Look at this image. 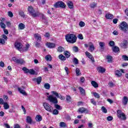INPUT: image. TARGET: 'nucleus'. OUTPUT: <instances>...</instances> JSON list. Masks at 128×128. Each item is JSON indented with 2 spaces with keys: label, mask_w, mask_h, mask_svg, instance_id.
<instances>
[{
  "label": "nucleus",
  "mask_w": 128,
  "mask_h": 128,
  "mask_svg": "<svg viewBox=\"0 0 128 128\" xmlns=\"http://www.w3.org/2000/svg\"><path fill=\"white\" fill-rule=\"evenodd\" d=\"M78 37L74 34H68L66 36V40L69 44L76 42Z\"/></svg>",
  "instance_id": "obj_1"
},
{
  "label": "nucleus",
  "mask_w": 128,
  "mask_h": 128,
  "mask_svg": "<svg viewBox=\"0 0 128 128\" xmlns=\"http://www.w3.org/2000/svg\"><path fill=\"white\" fill-rule=\"evenodd\" d=\"M28 10L29 14H30L31 16H33V18H36V16H38L40 14L37 12H34V8L32 6H29L28 8Z\"/></svg>",
  "instance_id": "obj_2"
},
{
  "label": "nucleus",
  "mask_w": 128,
  "mask_h": 128,
  "mask_svg": "<svg viewBox=\"0 0 128 128\" xmlns=\"http://www.w3.org/2000/svg\"><path fill=\"white\" fill-rule=\"evenodd\" d=\"M117 116L118 118H120V120H126V114H124V113L122 112V110H117Z\"/></svg>",
  "instance_id": "obj_3"
},
{
  "label": "nucleus",
  "mask_w": 128,
  "mask_h": 128,
  "mask_svg": "<svg viewBox=\"0 0 128 128\" xmlns=\"http://www.w3.org/2000/svg\"><path fill=\"white\" fill-rule=\"evenodd\" d=\"M120 28L124 32H127L128 30V24L125 22L120 24Z\"/></svg>",
  "instance_id": "obj_4"
},
{
  "label": "nucleus",
  "mask_w": 128,
  "mask_h": 128,
  "mask_svg": "<svg viewBox=\"0 0 128 128\" xmlns=\"http://www.w3.org/2000/svg\"><path fill=\"white\" fill-rule=\"evenodd\" d=\"M48 100L50 102H52V104H58V98L56 97H54V95H50L49 96H47Z\"/></svg>",
  "instance_id": "obj_5"
},
{
  "label": "nucleus",
  "mask_w": 128,
  "mask_h": 128,
  "mask_svg": "<svg viewBox=\"0 0 128 128\" xmlns=\"http://www.w3.org/2000/svg\"><path fill=\"white\" fill-rule=\"evenodd\" d=\"M43 106H44V108H45L47 112H52V110H54V108H52L50 104L44 102L43 104Z\"/></svg>",
  "instance_id": "obj_6"
},
{
  "label": "nucleus",
  "mask_w": 128,
  "mask_h": 128,
  "mask_svg": "<svg viewBox=\"0 0 128 128\" xmlns=\"http://www.w3.org/2000/svg\"><path fill=\"white\" fill-rule=\"evenodd\" d=\"M54 8H66V4L64 3V2L60 1V2H56L54 4Z\"/></svg>",
  "instance_id": "obj_7"
},
{
  "label": "nucleus",
  "mask_w": 128,
  "mask_h": 128,
  "mask_svg": "<svg viewBox=\"0 0 128 128\" xmlns=\"http://www.w3.org/2000/svg\"><path fill=\"white\" fill-rule=\"evenodd\" d=\"M14 46L16 50H19V52H22V44L20 42H16L14 44Z\"/></svg>",
  "instance_id": "obj_8"
},
{
  "label": "nucleus",
  "mask_w": 128,
  "mask_h": 128,
  "mask_svg": "<svg viewBox=\"0 0 128 128\" xmlns=\"http://www.w3.org/2000/svg\"><path fill=\"white\" fill-rule=\"evenodd\" d=\"M78 112L80 114H88V110L84 107L79 108Z\"/></svg>",
  "instance_id": "obj_9"
},
{
  "label": "nucleus",
  "mask_w": 128,
  "mask_h": 128,
  "mask_svg": "<svg viewBox=\"0 0 128 128\" xmlns=\"http://www.w3.org/2000/svg\"><path fill=\"white\" fill-rule=\"evenodd\" d=\"M85 54L86 56H88V58H90L92 62H94V57H92V55L90 53L88 52H86Z\"/></svg>",
  "instance_id": "obj_10"
},
{
  "label": "nucleus",
  "mask_w": 128,
  "mask_h": 128,
  "mask_svg": "<svg viewBox=\"0 0 128 128\" xmlns=\"http://www.w3.org/2000/svg\"><path fill=\"white\" fill-rule=\"evenodd\" d=\"M88 46L89 50H90V52H94V44H92V42H89Z\"/></svg>",
  "instance_id": "obj_11"
},
{
  "label": "nucleus",
  "mask_w": 128,
  "mask_h": 128,
  "mask_svg": "<svg viewBox=\"0 0 128 128\" xmlns=\"http://www.w3.org/2000/svg\"><path fill=\"white\" fill-rule=\"evenodd\" d=\"M97 70L99 72H101V74H102L106 72V68H104L102 66H100L97 68Z\"/></svg>",
  "instance_id": "obj_12"
},
{
  "label": "nucleus",
  "mask_w": 128,
  "mask_h": 128,
  "mask_svg": "<svg viewBox=\"0 0 128 128\" xmlns=\"http://www.w3.org/2000/svg\"><path fill=\"white\" fill-rule=\"evenodd\" d=\"M34 82H36L38 84H40L42 82V78L40 76L38 77V78H34L33 79Z\"/></svg>",
  "instance_id": "obj_13"
},
{
  "label": "nucleus",
  "mask_w": 128,
  "mask_h": 128,
  "mask_svg": "<svg viewBox=\"0 0 128 128\" xmlns=\"http://www.w3.org/2000/svg\"><path fill=\"white\" fill-rule=\"evenodd\" d=\"M128 96H125L123 98L122 104H124V106H126V104H128Z\"/></svg>",
  "instance_id": "obj_14"
},
{
  "label": "nucleus",
  "mask_w": 128,
  "mask_h": 128,
  "mask_svg": "<svg viewBox=\"0 0 128 128\" xmlns=\"http://www.w3.org/2000/svg\"><path fill=\"white\" fill-rule=\"evenodd\" d=\"M46 45L50 48H56V44L54 43L49 42V43H48L47 44H46Z\"/></svg>",
  "instance_id": "obj_15"
},
{
  "label": "nucleus",
  "mask_w": 128,
  "mask_h": 128,
  "mask_svg": "<svg viewBox=\"0 0 128 128\" xmlns=\"http://www.w3.org/2000/svg\"><path fill=\"white\" fill-rule=\"evenodd\" d=\"M105 16L106 18H108V20H112V18H114V15L108 13L106 14Z\"/></svg>",
  "instance_id": "obj_16"
},
{
  "label": "nucleus",
  "mask_w": 128,
  "mask_h": 128,
  "mask_svg": "<svg viewBox=\"0 0 128 128\" xmlns=\"http://www.w3.org/2000/svg\"><path fill=\"white\" fill-rule=\"evenodd\" d=\"M34 36L35 38H36V40H38V42H40L42 40V36H40V34H34Z\"/></svg>",
  "instance_id": "obj_17"
},
{
  "label": "nucleus",
  "mask_w": 128,
  "mask_h": 128,
  "mask_svg": "<svg viewBox=\"0 0 128 128\" xmlns=\"http://www.w3.org/2000/svg\"><path fill=\"white\" fill-rule=\"evenodd\" d=\"M18 92H20V94H24V96H26V91L24 90L21 89L20 88H18Z\"/></svg>",
  "instance_id": "obj_18"
},
{
  "label": "nucleus",
  "mask_w": 128,
  "mask_h": 128,
  "mask_svg": "<svg viewBox=\"0 0 128 128\" xmlns=\"http://www.w3.org/2000/svg\"><path fill=\"white\" fill-rule=\"evenodd\" d=\"M64 54L65 56V58H68L70 56V52L68 51H64Z\"/></svg>",
  "instance_id": "obj_19"
},
{
  "label": "nucleus",
  "mask_w": 128,
  "mask_h": 128,
  "mask_svg": "<svg viewBox=\"0 0 128 128\" xmlns=\"http://www.w3.org/2000/svg\"><path fill=\"white\" fill-rule=\"evenodd\" d=\"M99 44L100 46L101 50H104V46H105L104 42H101L99 43Z\"/></svg>",
  "instance_id": "obj_20"
},
{
  "label": "nucleus",
  "mask_w": 128,
  "mask_h": 128,
  "mask_svg": "<svg viewBox=\"0 0 128 128\" xmlns=\"http://www.w3.org/2000/svg\"><path fill=\"white\" fill-rule=\"evenodd\" d=\"M36 122H42V118L40 115H37L36 117Z\"/></svg>",
  "instance_id": "obj_21"
},
{
  "label": "nucleus",
  "mask_w": 128,
  "mask_h": 128,
  "mask_svg": "<svg viewBox=\"0 0 128 128\" xmlns=\"http://www.w3.org/2000/svg\"><path fill=\"white\" fill-rule=\"evenodd\" d=\"M106 60H108V62H112V56L110 55H108L106 58Z\"/></svg>",
  "instance_id": "obj_22"
},
{
  "label": "nucleus",
  "mask_w": 128,
  "mask_h": 128,
  "mask_svg": "<svg viewBox=\"0 0 128 128\" xmlns=\"http://www.w3.org/2000/svg\"><path fill=\"white\" fill-rule=\"evenodd\" d=\"M26 121V122H28V124H31L32 122V118L30 116H27Z\"/></svg>",
  "instance_id": "obj_23"
},
{
  "label": "nucleus",
  "mask_w": 128,
  "mask_h": 128,
  "mask_svg": "<svg viewBox=\"0 0 128 128\" xmlns=\"http://www.w3.org/2000/svg\"><path fill=\"white\" fill-rule=\"evenodd\" d=\"M67 4L69 8H74V4H72V2L68 1Z\"/></svg>",
  "instance_id": "obj_24"
},
{
  "label": "nucleus",
  "mask_w": 128,
  "mask_h": 128,
  "mask_svg": "<svg viewBox=\"0 0 128 128\" xmlns=\"http://www.w3.org/2000/svg\"><path fill=\"white\" fill-rule=\"evenodd\" d=\"M112 50L114 52H118L120 51V48L118 46H114L112 48Z\"/></svg>",
  "instance_id": "obj_25"
},
{
  "label": "nucleus",
  "mask_w": 128,
  "mask_h": 128,
  "mask_svg": "<svg viewBox=\"0 0 128 128\" xmlns=\"http://www.w3.org/2000/svg\"><path fill=\"white\" fill-rule=\"evenodd\" d=\"M91 84H92L94 88H98V84L96 81H92Z\"/></svg>",
  "instance_id": "obj_26"
},
{
  "label": "nucleus",
  "mask_w": 128,
  "mask_h": 128,
  "mask_svg": "<svg viewBox=\"0 0 128 128\" xmlns=\"http://www.w3.org/2000/svg\"><path fill=\"white\" fill-rule=\"evenodd\" d=\"M59 60H66V56H64L62 54H61L58 56Z\"/></svg>",
  "instance_id": "obj_27"
},
{
  "label": "nucleus",
  "mask_w": 128,
  "mask_h": 128,
  "mask_svg": "<svg viewBox=\"0 0 128 128\" xmlns=\"http://www.w3.org/2000/svg\"><path fill=\"white\" fill-rule=\"evenodd\" d=\"M4 110H8L10 108V105H8V102H5L4 104Z\"/></svg>",
  "instance_id": "obj_28"
},
{
  "label": "nucleus",
  "mask_w": 128,
  "mask_h": 128,
  "mask_svg": "<svg viewBox=\"0 0 128 128\" xmlns=\"http://www.w3.org/2000/svg\"><path fill=\"white\" fill-rule=\"evenodd\" d=\"M76 76H80V74H82V73L80 72V70L78 68H76Z\"/></svg>",
  "instance_id": "obj_29"
},
{
  "label": "nucleus",
  "mask_w": 128,
  "mask_h": 128,
  "mask_svg": "<svg viewBox=\"0 0 128 128\" xmlns=\"http://www.w3.org/2000/svg\"><path fill=\"white\" fill-rule=\"evenodd\" d=\"M115 74L116 76H122V74L120 72V71L117 70L115 72Z\"/></svg>",
  "instance_id": "obj_30"
},
{
  "label": "nucleus",
  "mask_w": 128,
  "mask_h": 128,
  "mask_svg": "<svg viewBox=\"0 0 128 128\" xmlns=\"http://www.w3.org/2000/svg\"><path fill=\"white\" fill-rule=\"evenodd\" d=\"M28 48H30V44H26L25 48H22V52H26L28 50Z\"/></svg>",
  "instance_id": "obj_31"
},
{
  "label": "nucleus",
  "mask_w": 128,
  "mask_h": 128,
  "mask_svg": "<svg viewBox=\"0 0 128 128\" xmlns=\"http://www.w3.org/2000/svg\"><path fill=\"white\" fill-rule=\"evenodd\" d=\"M57 50L58 52H62L64 50V48L60 46L58 48Z\"/></svg>",
  "instance_id": "obj_32"
},
{
  "label": "nucleus",
  "mask_w": 128,
  "mask_h": 128,
  "mask_svg": "<svg viewBox=\"0 0 128 128\" xmlns=\"http://www.w3.org/2000/svg\"><path fill=\"white\" fill-rule=\"evenodd\" d=\"M79 90L81 94H86V90H84V88L82 87H79Z\"/></svg>",
  "instance_id": "obj_33"
},
{
  "label": "nucleus",
  "mask_w": 128,
  "mask_h": 128,
  "mask_svg": "<svg viewBox=\"0 0 128 128\" xmlns=\"http://www.w3.org/2000/svg\"><path fill=\"white\" fill-rule=\"evenodd\" d=\"M45 58L48 62H50L52 60V56L50 55H47L46 56Z\"/></svg>",
  "instance_id": "obj_34"
},
{
  "label": "nucleus",
  "mask_w": 128,
  "mask_h": 128,
  "mask_svg": "<svg viewBox=\"0 0 128 128\" xmlns=\"http://www.w3.org/2000/svg\"><path fill=\"white\" fill-rule=\"evenodd\" d=\"M44 88L46 90H50V85L48 83H46L44 84Z\"/></svg>",
  "instance_id": "obj_35"
},
{
  "label": "nucleus",
  "mask_w": 128,
  "mask_h": 128,
  "mask_svg": "<svg viewBox=\"0 0 128 128\" xmlns=\"http://www.w3.org/2000/svg\"><path fill=\"white\" fill-rule=\"evenodd\" d=\"M18 28L20 30H24V28H26L25 26L22 23H20L18 24Z\"/></svg>",
  "instance_id": "obj_36"
},
{
  "label": "nucleus",
  "mask_w": 128,
  "mask_h": 128,
  "mask_svg": "<svg viewBox=\"0 0 128 128\" xmlns=\"http://www.w3.org/2000/svg\"><path fill=\"white\" fill-rule=\"evenodd\" d=\"M72 50L74 52H78V47L76 46H74L72 47Z\"/></svg>",
  "instance_id": "obj_37"
},
{
  "label": "nucleus",
  "mask_w": 128,
  "mask_h": 128,
  "mask_svg": "<svg viewBox=\"0 0 128 128\" xmlns=\"http://www.w3.org/2000/svg\"><path fill=\"white\" fill-rule=\"evenodd\" d=\"M0 26L1 28H3L4 29L6 28V24H4V22H2H2H0Z\"/></svg>",
  "instance_id": "obj_38"
},
{
  "label": "nucleus",
  "mask_w": 128,
  "mask_h": 128,
  "mask_svg": "<svg viewBox=\"0 0 128 128\" xmlns=\"http://www.w3.org/2000/svg\"><path fill=\"white\" fill-rule=\"evenodd\" d=\"M60 128H66V124L64 122H60Z\"/></svg>",
  "instance_id": "obj_39"
},
{
  "label": "nucleus",
  "mask_w": 128,
  "mask_h": 128,
  "mask_svg": "<svg viewBox=\"0 0 128 128\" xmlns=\"http://www.w3.org/2000/svg\"><path fill=\"white\" fill-rule=\"evenodd\" d=\"M126 46H128V42L126 41L123 42V43L122 44V46L124 48H126Z\"/></svg>",
  "instance_id": "obj_40"
},
{
  "label": "nucleus",
  "mask_w": 128,
  "mask_h": 128,
  "mask_svg": "<svg viewBox=\"0 0 128 128\" xmlns=\"http://www.w3.org/2000/svg\"><path fill=\"white\" fill-rule=\"evenodd\" d=\"M93 95L96 98H100V94L96 92H93Z\"/></svg>",
  "instance_id": "obj_41"
},
{
  "label": "nucleus",
  "mask_w": 128,
  "mask_h": 128,
  "mask_svg": "<svg viewBox=\"0 0 128 128\" xmlns=\"http://www.w3.org/2000/svg\"><path fill=\"white\" fill-rule=\"evenodd\" d=\"M54 104V106L55 108H56V110H62V108L60 105H58L56 104Z\"/></svg>",
  "instance_id": "obj_42"
},
{
  "label": "nucleus",
  "mask_w": 128,
  "mask_h": 128,
  "mask_svg": "<svg viewBox=\"0 0 128 128\" xmlns=\"http://www.w3.org/2000/svg\"><path fill=\"white\" fill-rule=\"evenodd\" d=\"M90 7L91 8H94L96 7V3L93 2L90 4Z\"/></svg>",
  "instance_id": "obj_43"
},
{
  "label": "nucleus",
  "mask_w": 128,
  "mask_h": 128,
  "mask_svg": "<svg viewBox=\"0 0 128 128\" xmlns=\"http://www.w3.org/2000/svg\"><path fill=\"white\" fill-rule=\"evenodd\" d=\"M22 70H24V72L26 74H28L29 72H30V70L26 68V67H24Z\"/></svg>",
  "instance_id": "obj_44"
},
{
  "label": "nucleus",
  "mask_w": 128,
  "mask_h": 128,
  "mask_svg": "<svg viewBox=\"0 0 128 128\" xmlns=\"http://www.w3.org/2000/svg\"><path fill=\"white\" fill-rule=\"evenodd\" d=\"M102 112H104V114H106V112H108V110L106 108L105 106H103L102 107Z\"/></svg>",
  "instance_id": "obj_45"
},
{
  "label": "nucleus",
  "mask_w": 128,
  "mask_h": 128,
  "mask_svg": "<svg viewBox=\"0 0 128 128\" xmlns=\"http://www.w3.org/2000/svg\"><path fill=\"white\" fill-rule=\"evenodd\" d=\"M52 94H54V96H56V98H60V95L58 94V93L56 92L52 91Z\"/></svg>",
  "instance_id": "obj_46"
},
{
  "label": "nucleus",
  "mask_w": 128,
  "mask_h": 128,
  "mask_svg": "<svg viewBox=\"0 0 128 128\" xmlns=\"http://www.w3.org/2000/svg\"><path fill=\"white\" fill-rule=\"evenodd\" d=\"M52 114H54L55 116H56V114H58V110L56 109L52 110Z\"/></svg>",
  "instance_id": "obj_47"
},
{
  "label": "nucleus",
  "mask_w": 128,
  "mask_h": 128,
  "mask_svg": "<svg viewBox=\"0 0 128 128\" xmlns=\"http://www.w3.org/2000/svg\"><path fill=\"white\" fill-rule=\"evenodd\" d=\"M18 14L20 16H22V18H24V12L22 10L19 11Z\"/></svg>",
  "instance_id": "obj_48"
},
{
  "label": "nucleus",
  "mask_w": 128,
  "mask_h": 128,
  "mask_svg": "<svg viewBox=\"0 0 128 128\" xmlns=\"http://www.w3.org/2000/svg\"><path fill=\"white\" fill-rule=\"evenodd\" d=\"M73 62H74L75 64H78V60L76 58H74Z\"/></svg>",
  "instance_id": "obj_49"
},
{
  "label": "nucleus",
  "mask_w": 128,
  "mask_h": 128,
  "mask_svg": "<svg viewBox=\"0 0 128 128\" xmlns=\"http://www.w3.org/2000/svg\"><path fill=\"white\" fill-rule=\"evenodd\" d=\"M24 61L23 60L18 59V60H17V63L16 64H24Z\"/></svg>",
  "instance_id": "obj_50"
},
{
  "label": "nucleus",
  "mask_w": 128,
  "mask_h": 128,
  "mask_svg": "<svg viewBox=\"0 0 128 128\" xmlns=\"http://www.w3.org/2000/svg\"><path fill=\"white\" fill-rule=\"evenodd\" d=\"M122 58L124 60L126 61L128 60V56L126 55L122 56Z\"/></svg>",
  "instance_id": "obj_51"
},
{
  "label": "nucleus",
  "mask_w": 128,
  "mask_h": 128,
  "mask_svg": "<svg viewBox=\"0 0 128 128\" xmlns=\"http://www.w3.org/2000/svg\"><path fill=\"white\" fill-rule=\"evenodd\" d=\"M90 102L94 104V106H96V102L94 98L90 99Z\"/></svg>",
  "instance_id": "obj_52"
},
{
  "label": "nucleus",
  "mask_w": 128,
  "mask_h": 128,
  "mask_svg": "<svg viewBox=\"0 0 128 128\" xmlns=\"http://www.w3.org/2000/svg\"><path fill=\"white\" fill-rule=\"evenodd\" d=\"M66 100H67V102H71L72 101V98H70V96H67L66 98Z\"/></svg>",
  "instance_id": "obj_53"
},
{
  "label": "nucleus",
  "mask_w": 128,
  "mask_h": 128,
  "mask_svg": "<svg viewBox=\"0 0 128 128\" xmlns=\"http://www.w3.org/2000/svg\"><path fill=\"white\" fill-rule=\"evenodd\" d=\"M35 72H36V71H34V70L33 69L29 70L28 73L30 74H34Z\"/></svg>",
  "instance_id": "obj_54"
},
{
  "label": "nucleus",
  "mask_w": 128,
  "mask_h": 128,
  "mask_svg": "<svg viewBox=\"0 0 128 128\" xmlns=\"http://www.w3.org/2000/svg\"><path fill=\"white\" fill-rule=\"evenodd\" d=\"M8 16L10 18H12V16H14V14H12V12L9 11L8 12Z\"/></svg>",
  "instance_id": "obj_55"
},
{
  "label": "nucleus",
  "mask_w": 128,
  "mask_h": 128,
  "mask_svg": "<svg viewBox=\"0 0 128 128\" xmlns=\"http://www.w3.org/2000/svg\"><path fill=\"white\" fill-rule=\"evenodd\" d=\"M110 46H114V41H110L108 44Z\"/></svg>",
  "instance_id": "obj_56"
},
{
  "label": "nucleus",
  "mask_w": 128,
  "mask_h": 128,
  "mask_svg": "<svg viewBox=\"0 0 128 128\" xmlns=\"http://www.w3.org/2000/svg\"><path fill=\"white\" fill-rule=\"evenodd\" d=\"M112 120H114V118H112V116H108L107 117V120H108V122H111Z\"/></svg>",
  "instance_id": "obj_57"
},
{
  "label": "nucleus",
  "mask_w": 128,
  "mask_h": 128,
  "mask_svg": "<svg viewBox=\"0 0 128 128\" xmlns=\"http://www.w3.org/2000/svg\"><path fill=\"white\" fill-rule=\"evenodd\" d=\"M85 24L84 22H80V24H79V25L80 26H81V28H82L83 26H85Z\"/></svg>",
  "instance_id": "obj_58"
},
{
  "label": "nucleus",
  "mask_w": 128,
  "mask_h": 128,
  "mask_svg": "<svg viewBox=\"0 0 128 128\" xmlns=\"http://www.w3.org/2000/svg\"><path fill=\"white\" fill-rule=\"evenodd\" d=\"M78 38H79V40H84V36H82V34H79L78 36Z\"/></svg>",
  "instance_id": "obj_59"
},
{
  "label": "nucleus",
  "mask_w": 128,
  "mask_h": 128,
  "mask_svg": "<svg viewBox=\"0 0 128 128\" xmlns=\"http://www.w3.org/2000/svg\"><path fill=\"white\" fill-rule=\"evenodd\" d=\"M0 44H6V41L2 38H0Z\"/></svg>",
  "instance_id": "obj_60"
},
{
  "label": "nucleus",
  "mask_w": 128,
  "mask_h": 128,
  "mask_svg": "<svg viewBox=\"0 0 128 128\" xmlns=\"http://www.w3.org/2000/svg\"><path fill=\"white\" fill-rule=\"evenodd\" d=\"M35 46H36V48H40V44L38 42H35Z\"/></svg>",
  "instance_id": "obj_61"
},
{
  "label": "nucleus",
  "mask_w": 128,
  "mask_h": 128,
  "mask_svg": "<svg viewBox=\"0 0 128 128\" xmlns=\"http://www.w3.org/2000/svg\"><path fill=\"white\" fill-rule=\"evenodd\" d=\"M12 60L13 62H16V64L18 59H17L16 57H14L12 58Z\"/></svg>",
  "instance_id": "obj_62"
},
{
  "label": "nucleus",
  "mask_w": 128,
  "mask_h": 128,
  "mask_svg": "<svg viewBox=\"0 0 128 128\" xmlns=\"http://www.w3.org/2000/svg\"><path fill=\"white\" fill-rule=\"evenodd\" d=\"M2 38L4 40H8V36H6V34H4L2 35Z\"/></svg>",
  "instance_id": "obj_63"
},
{
  "label": "nucleus",
  "mask_w": 128,
  "mask_h": 128,
  "mask_svg": "<svg viewBox=\"0 0 128 128\" xmlns=\"http://www.w3.org/2000/svg\"><path fill=\"white\" fill-rule=\"evenodd\" d=\"M14 128H20V126L18 124H15L14 126Z\"/></svg>",
  "instance_id": "obj_64"
}]
</instances>
